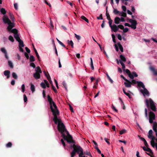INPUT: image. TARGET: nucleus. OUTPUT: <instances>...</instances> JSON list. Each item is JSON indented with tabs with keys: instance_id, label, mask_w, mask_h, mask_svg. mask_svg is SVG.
Listing matches in <instances>:
<instances>
[{
	"instance_id": "obj_1",
	"label": "nucleus",
	"mask_w": 157,
	"mask_h": 157,
	"mask_svg": "<svg viewBox=\"0 0 157 157\" xmlns=\"http://www.w3.org/2000/svg\"><path fill=\"white\" fill-rule=\"evenodd\" d=\"M57 128L59 131L61 133L63 138L69 143H74L72 136L69 133L67 130L65 125L62 122L58 123Z\"/></svg>"
},
{
	"instance_id": "obj_2",
	"label": "nucleus",
	"mask_w": 157,
	"mask_h": 157,
	"mask_svg": "<svg viewBox=\"0 0 157 157\" xmlns=\"http://www.w3.org/2000/svg\"><path fill=\"white\" fill-rule=\"evenodd\" d=\"M3 21L5 24H7L8 26L7 27V29L8 32L14 33V36L17 41L21 40L19 35L18 34V31L16 29L12 28L14 27V24L7 17L4 15L3 17Z\"/></svg>"
},
{
	"instance_id": "obj_3",
	"label": "nucleus",
	"mask_w": 157,
	"mask_h": 157,
	"mask_svg": "<svg viewBox=\"0 0 157 157\" xmlns=\"http://www.w3.org/2000/svg\"><path fill=\"white\" fill-rule=\"evenodd\" d=\"M3 21L5 24H7L8 26L7 27V29L8 32L14 33V36L17 41L21 40L19 35L18 34V31L16 29L12 28L14 27V24L7 17L4 15L3 17Z\"/></svg>"
},
{
	"instance_id": "obj_4",
	"label": "nucleus",
	"mask_w": 157,
	"mask_h": 157,
	"mask_svg": "<svg viewBox=\"0 0 157 157\" xmlns=\"http://www.w3.org/2000/svg\"><path fill=\"white\" fill-rule=\"evenodd\" d=\"M146 104L148 110H150L151 109L153 111H156V108L155 102L152 99L149 98V99H146L145 100Z\"/></svg>"
},
{
	"instance_id": "obj_5",
	"label": "nucleus",
	"mask_w": 157,
	"mask_h": 157,
	"mask_svg": "<svg viewBox=\"0 0 157 157\" xmlns=\"http://www.w3.org/2000/svg\"><path fill=\"white\" fill-rule=\"evenodd\" d=\"M51 109L54 116L53 121H54L55 123L57 124L58 123H59V122H61L62 121L60 119H59L57 116V115L59 114V111L57 109V107L56 109L54 108V109L53 108Z\"/></svg>"
},
{
	"instance_id": "obj_6",
	"label": "nucleus",
	"mask_w": 157,
	"mask_h": 157,
	"mask_svg": "<svg viewBox=\"0 0 157 157\" xmlns=\"http://www.w3.org/2000/svg\"><path fill=\"white\" fill-rule=\"evenodd\" d=\"M75 143H73L74 144L73 145H70V147L71 148H73V150L70 153L71 157H74L76 155V153L77 152H78V151L82 148V147L78 145H76L75 144Z\"/></svg>"
},
{
	"instance_id": "obj_7",
	"label": "nucleus",
	"mask_w": 157,
	"mask_h": 157,
	"mask_svg": "<svg viewBox=\"0 0 157 157\" xmlns=\"http://www.w3.org/2000/svg\"><path fill=\"white\" fill-rule=\"evenodd\" d=\"M47 98L48 101L49 103L50 109H51L53 108V106L54 107L55 109H56L57 106L55 103L53 101L52 98L48 95L47 96Z\"/></svg>"
},
{
	"instance_id": "obj_8",
	"label": "nucleus",
	"mask_w": 157,
	"mask_h": 157,
	"mask_svg": "<svg viewBox=\"0 0 157 157\" xmlns=\"http://www.w3.org/2000/svg\"><path fill=\"white\" fill-rule=\"evenodd\" d=\"M126 72L128 75L129 77L131 79H133L134 77H137L138 76V75L135 72L133 71L131 73L129 70L128 69H126Z\"/></svg>"
},
{
	"instance_id": "obj_9",
	"label": "nucleus",
	"mask_w": 157,
	"mask_h": 157,
	"mask_svg": "<svg viewBox=\"0 0 157 157\" xmlns=\"http://www.w3.org/2000/svg\"><path fill=\"white\" fill-rule=\"evenodd\" d=\"M149 122L150 123H153V121L155 119V113L152 111H150L149 113Z\"/></svg>"
},
{
	"instance_id": "obj_10",
	"label": "nucleus",
	"mask_w": 157,
	"mask_h": 157,
	"mask_svg": "<svg viewBox=\"0 0 157 157\" xmlns=\"http://www.w3.org/2000/svg\"><path fill=\"white\" fill-rule=\"evenodd\" d=\"M129 22L131 23V28L133 29H135L136 27V25L137 22L135 20L129 19Z\"/></svg>"
},
{
	"instance_id": "obj_11",
	"label": "nucleus",
	"mask_w": 157,
	"mask_h": 157,
	"mask_svg": "<svg viewBox=\"0 0 157 157\" xmlns=\"http://www.w3.org/2000/svg\"><path fill=\"white\" fill-rule=\"evenodd\" d=\"M140 92L143 94V95L144 96L145 95L148 96L149 95V93L147 90L145 88H143V90L141 89Z\"/></svg>"
},
{
	"instance_id": "obj_12",
	"label": "nucleus",
	"mask_w": 157,
	"mask_h": 157,
	"mask_svg": "<svg viewBox=\"0 0 157 157\" xmlns=\"http://www.w3.org/2000/svg\"><path fill=\"white\" fill-rule=\"evenodd\" d=\"M77 153L79 157H88L83 155H84L83 154V150L82 148Z\"/></svg>"
},
{
	"instance_id": "obj_13",
	"label": "nucleus",
	"mask_w": 157,
	"mask_h": 157,
	"mask_svg": "<svg viewBox=\"0 0 157 157\" xmlns=\"http://www.w3.org/2000/svg\"><path fill=\"white\" fill-rule=\"evenodd\" d=\"M126 82H124V84L126 87L130 88L131 87L132 82L128 80H126L125 81Z\"/></svg>"
},
{
	"instance_id": "obj_14",
	"label": "nucleus",
	"mask_w": 157,
	"mask_h": 157,
	"mask_svg": "<svg viewBox=\"0 0 157 157\" xmlns=\"http://www.w3.org/2000/svg\"><path fill=\"white\" fill-rule=\"evenodd\" d=\"M153 129L154 131L155 132L156 136L157 137V123L155 122L153 123Z\"/></svg>"
},
{
	"instance_id": "obj_15",
	"label": "nucleus",
	"mask_w": 157,
	"mask_h": 157,
	"mask_svg": "<svg viewBox=\"0 0 157 157\" xmlns=\"http://www.w3.org/2000/svg\"><path fill=\"white\" fill-rule=\"evenodd\" d=\"M110 27L111 29L114 32H117L118 29V26H117L115 25H113Z\"/></svg>"
},
{
	"instance_id": "obj_16",
	"label": "nucleus",
	"mask_w": 157,
	"mask_h": 157,
	"mask_svg": "<svg viewBox=\"0 0 157 157\" xmlns=\"http://www.w3.org/2000/svg\"><path fill=\"white\" fill-rule=\"evenodd\" d=\"M19 43V49H23L22 48L24 47V44L23 41L21 40L17 41Z\"/></svg>"
},
{
	"instance_id": "obj_17",
	"label": "nucleus",
	"mask_w": 157,
	"mask_h": 157,
	"mask_svg": "<svg viewBox=\"0 0 157 157\" xmlns=\"http://www.w3.org/2000/svg\"><path fill=\"white\" fill-rule=\"evenodd\" d=\"M4 75L6 76L7 78H8L10 77V71L9 70H6L4 72Z\"/></svg>"
},
{
	"instance_id": "obj_18",
	"label": "nucleus",
	"mask_w": 157,
	"mask_h": 157,
	"mask_svg": "<svg viewBox=\"0 0 157 157\" xmlns=\"http://www.w3.org/2000/svg\"><path fill=\"white\" fill-rule=\"evenodd\" d=\"M34 77L36 79H39L40 78V73L37 72L35 73L33 75Z\"/></svg>"
},
{
	"instance_id": "obj_19",
	"label": "nucleus",
	"mask_w": 157,
	"mask_h": 157,
	"mask_svg": "<svg viewBox=\"0 0 157 157\" xmlns=\"http://www.w3.org/2000/svg\"><path fill=\"white\" fill-rule=\"evenodd\" d=\"M137 86L139 87H142L143 89L145 87L143 83L141 81H137Z\"/></svg>"
},
{
	"instance_id": "obj_20",
	"label": "nucleus",
	"mask_w": 157,
	"mask_h": 157,
	"mask_svg": "<svg viewBox=\"0 0 157 157\" xmlns=\"http://www.w3.org/2000/svg\"><path fill=\"white\" fill-rule=\"evenodd\" d=\"M142 148H143V149L144 151H146L147 152H149L151 154H153V153L152 151L149 148L147 147V148H146V147H142Z\"/></svg>"
},
{
	"instance_id": "obj_21",
	"label": "nucleus",
	"mask_w": 157,
	"mask_h": 157,
	"mask_svg": "<svg viewBox=\"0 0 157 157\" xmlns=\"http://www.w3.org/2000/svg\"><path fill=\"white\" fill-rule=\"evenodd\" d=\"M120 21V18L119 17H117L114 19V22L116 24H118L119 23Z\"/></svg>"
},
{
	"instance_id": "obj_22",
	"label": "nucleus",
	"mask_w": 157,
	"mask_h": 157,
	"mask_svg": "<svg viewBox=\"0 0 157 157\" xmlns=\"http://www.w3.org/2000/svg\"><path fill=\"white\" fill-rule=\"evenodd\" d=\"M35 71L36 72H37L39 73H42L40 68L39 66H38L35 69Z\"/></svg>"
},
{
	"instance_id": "obj_23",
	"label": "nucleus",
	"mask_w": 157,
	"mask_h": 157,
	"mask_svg": "<svg viewBox=\"0 0 157 157\" xmlns=\"http://www.w3.org/2000/svg\"><path fill=\"white\" fill-rule=\"evenodd\" d=\"M2 52L5 54V58L7 59H9V57L7 55V53L6 50H1Z\"/></svg>"
},
{
	"instance_id": "obj_24",
	"label": "nucleus",
	"mask_w": 157,
	"mask_h": 157,
	"mask_svg": "<svg viewBox=\"0 0 157 157\" xmlns=\"http://www.w3.org/2000/svg\"><path fill=\"white\" fill-rule=\"evenodd\" d=\"M68 44L69 45H70L71 46V47L72 48H74V43L72 40H67Z\"/></svg>"
},
{
	"instance_id": "obj_25",
	"label": "nucleus",
	"mask_w": 157,
	"mask_h": 157,
	"mask_svg": "<svg viewBox=\"0 0 157 157\" xmlns=\"http://www.w3.org/2000/svg\"><path fill=\"white\" fill-rule=\"evenodd\" d=\"M0 12L3 15L6 14V11L5 9L4 8H2L0 10Z\"/></svg>"
},
{
	"instance_id": "obj_26",
	"label": "nucleus",
	"mask_w": 157,
	"mask_h": 157,
	"mask_svg": "<svg viewBox=\"0 0 157 157\" xmlns=\"http://www.w3.org/2000/svg\"><path fill=\"white\" fill-rule=\"evenodd\" d=\"M121 59L123 61L125 62L126 61V59L125 57L122 55H121L120 56Z\"/></svg>"
},
{
	"instance_id": "obj_27",
	"label": "nucleus",
	"mask_w": 157,
	"mask_h": 157,
	"mask_svg": "<svg viewBox=\"0 0 157 157\" xmlns=\"http://www.w3.org/2000/svg\"><path fill=\"white\" fill-rule=\"evenodd\" d=\"M31 89L33 92H34L35 91V88L34 86L32 84H31Z\"/></svg>"
},
{
	"instance_id": "obj_28",
	"label": "nucleus",
	"mask_w": 157,
	"mask_h": 157,
	"mask_svg": "<svg viewBox=\"0 0 157 157\" xmlns=\"http://www.w3.org/2000/svg\"><path fill=\"white\" fill-rule=\"evenodd\" d=\"M13 77L15 79H17L18 76L16 73L15 72H13L12 74Z\"/></svg>"
},
{
	"instance_id": "obj_29",
	"label": "nucleus",
	"mask_w": 157,
	"mask_h": 157,
	"mask_svg": "<svg viewBox=\"0 0 157 157\" xmlns=\"http://www.w3.org/2000/svg\"><path fill=\"white\" fill-rule=\"evenodd\" d=\"M29 60L30 62H33L35 61V59L33 55H31L30 56V58H29Z\"/></svg>"
},
{
	"instance_id": "obj_30",
	"label": "nucleus",
	"mask_w": 157,
	"mask_h": 157,
	"mask_svg": "<svg viewBox=\"0 0 157 157\" xmlns=\"http://www.w3.org/2000/svg\"><path fill=\"white\" fill-rule=\"evenodd\" d=\"M8 63V65L10 66V67L11 68H13V66L12 63L11 61H9Z\"/></svg>"
},
{
	"instance_id": "obj_31",
	"label": "nucleus",
	"mask_w": 157,
	"mask_h": 157,
	"mask_svg": "<svg viewBox=\"0 0 157 157\" xmlns=\"http://www.w3.org/2000/svg\"><path fill=\"white\" fill-rule=\"evenodd\" d=\"M106 75L107 76V78H108V79L109 80L110 82L111 83H113V81L111 79V78H110L109 76V75L107 73L106 74Z\"/></svg>"
},
{
	"instance_id": "obj_32",
	"label": "nucleus",
	"mask_w": 157,
	"mask_h": 157,
	"mask_svg": "<svg viewBox=\"0 0 157 157\" xmlns=\"http://www.w3.org/2000/svg\"><path fill=\"white\" fill-rule=\"evenodd\" d=\"M81 18L83 20H85L86 22L87 23L89 22V20H88L86 18L85 16H82L81 17Z\"/></svg>"
},
{
	"instance_id": "obj_33",
	"label": "nucleus",
	"mask_w": 157,
	"mask_h": 157,
	"mask_svg": "<svg viewBox=\"0 0 157 157\" xmlns=\"http://www.w3.org/2000/svg\"><path fill=\"white\" fill-rule=\"evenodd\" d=\"M12 145V144L11 142H9L6 145V146L7 148L11 147Z\"/></svg>"
},
{
	"instance_id": "obj_34",
	"label": "nucleus",
	"mask_w": 157,
	"mask_h": 157,
	"mask_svg": "<svg viewBox=\"0 0 157 157\" xmlns=\"http://www.w3.org/2000/svg\"><path fill=\"white\" fill-rule=\"evenodd\" d=\"M62 84L63 86L65 88V90H67V86L66 83L65 82V81H63V82Z\"/></svg>"
},
{
	"instance_id": "obj_35",
	"label": "nucleus",
	"mask_w": 157,
	"mask_h": 157,
	"mask_svg": "<svg viewBox=\"0 0 157 157\" xmlns=\"http://www.w3.org/2000/svg\"><path fill=\"white\" fill-rule=\"evenodd\" d=\"M56 40L64 48H65V45L63 43L59 41L57 38H56Z\"/></svg>"
},
{
	"instance_id": "obj_36",
	"label": "nucleus",
	"mask_w": 157,
	"mask_h": 157,
	"mask_svg": "<svg viewBox=\"0 0 157 157\" xmlns=\"http://www.w3.org/2000/svg\"><path fill=\"white\" fill-rule=\"evenodd\" d=\"M75 38L78 40H79L81 39V36L78 35H77L76 33H75Z\"/></svg>"
},
{
	"instance_id": "obj_37",
	"label": "nucleus",
	"mask_w": 157,
	"mask_h": 157,
	"mask_svg": "<svg viewBox=\"0 0 157 157\" xmlns=\"http://www.w3.org/2000/svg\"><path fill=\"white\" fill-rule=\"evenodd\" d=\"M90 153V151L89 150H86L84 152H83V154L87 155H88Z\"/></svg>"
},
{
	"instance_id": "obj_38",
	"label": "nucleus",
	"mask_w": 157,
	"mask_h": 157,
	"mask_svg": "<svg viewBox=\"0 0 157 157\" xmlns=\"http://www.w3.org/2000/svg\"><path fill=\"white\" fill-rule=\"evenodd\" d=\"M40 86L43 89H45L46 88V86L45 84L43 82L41 83Z\"/></svg>"
},
{
	"instance_id": "obj_39",
	"label": "nucleus",
	"mask_w": 157,
	"mask_h": 157,
	"mask_svg": "<svg viewBox=\"0 0 157 157\" xmlns=\"http://www.w3.org/2000/svg\"><path fill=\"white\" fill-rule=\"evenodd\" d=\"M126 131L125 129H123L120 132V135H122L124 133H125L126 132Z\"/></svg>"
},
{
	"instance_id": "obj_40",
	"label": "nucleus",
	"mask_w": 157,
	"mask_h": 157,
	"mask_svg": "<svg viewBox=\"0 0 157 157\" xmlns=\"http://www.w3.org/2000/svg\"><path fill=\"white\" fill-rule=\"evenodd\" d=\"M9 40L12 42H13L14 40L13 37L11 36H9Z\"/></svg>"
},
{
	"instance_id": "obj_41",
	"label": "nucleus",
	"mask_w": 157,
	"mask_h": 157,
	"mask_svg": "<svg viewBox=\"0 0 157 157\" xmlns=\"http://www.w3.org/2000/svg\"><path fill=\"white\" fill-rule=\"evenodd\" d=\"M35 51V53H36V55L38 59L39 60L40 59V56L38 55V54L37 51L36 50H34Z\"/></svg>"
},
{
	"instance_id": "obj_42",
	"label": "nucleus",
	"mask_w": 157,
	"mask_h": 157,
	"mask_svg": "<svg viewBox=\"0 0 157 157\" xmlns=\"http://www.w3.org/2000/svg\"><path fill=\"white\" fill-rule=\"evenodd\" d=\"M113 13L115 14H117L119 13V11H118L116 9H114L113 10Z\"/></svg>"
},
{
	"instance_id": "obj_43",
	"label": "nucleus",
	"mask_w": 157,
	"mask_h": 157,
	"mask_svg": "<svg viewBox=\"0 0 157 157\" xmlns=\"http://www.w3.org/2000/svg\"><path fill=\"white\" fill-rule=\"evenodd\" d=\"M61 142L62 143V144L63 145V147L65 148V146H66V144H65V142H64L63 140V139H62L61 140Z\"/></svg>"
},
{
	"instance_id": "obj_44",
	"label": "nucleus",
	"mask_w": 157,
	"mask_h": 157,
	"mask_svg": "<svg viewBox=\"0 0 157 157\" xmlns=\"http://www.w3.org/2000/svg\"><path fill=\"white\" fill-rule=\"evenodd\" d=\"M109 21V26L111 27L112 25V24L113 22V21L111 19H110L109 20H108Z\"/></svg>"
},
{
	"instance_id": "obj_45",
	"label": "nucleus",
	"mask_w": 157,
	"mask_h": 157,
	"mask_svg": "<svg viewBox=\"0 0 157 157\" xmlns=\"http://www.w3.org/2000/svg\"><path fill=\"white\" fill-rule=\"evenodd\" d=\"M155 143L154 141L151 140V144L153 147H154L155 146Z\"/></svg>"
},
{
	"instance_id": "obj_46",
	"label": "nucleus",
	"mask_w": 157,
	"mask_h": 157,
	"mask_svg": "<svg viewBox=\"0 0 157 157\" xmlns=\"http://www.w3.org/2000/svg\"><path fill=\"white\" fill-rule=\"evenodd\" d=\"M24 100L25 102H26L27 101V98L25 94L23 95Z\"/></svg>"
},
{
	"instance_id": "obj_47",
	"label": "nucleus",
	"mask_w": 157,
	"mask_h": 157,
	"mask_svg": "<svg viewBox=\"0 0 157 157\" xmlns=\"http://www.w3.org/2000/svg\"><path fill=\"white\" fill-rule=\"evenodd\" d=\"M145 115L146 118H147V111L146 108L145 109Z\"/></svg>"
},
{
	"instance_id": "obj_48",
	"label": "nucleus",
	"mask_w": 157,
	"mask_h": 157,
	"mask_svg": "<svg viewBox=\"0 0 157 157\" xmlns=\"http://www.w3.org/2000/svg\"><path fill=\"white\" fill-rule=\"evenodd\" d=\"M121 16L124 17H126V13L124 12H122L121 13Z\"/></svg>"
},
{
	"instance_id": "obj_49",
	"label": "nucleus",
	"mask_w": 157,
	"mask_h": 157,
	"mask_svg": "<svg viewBox=\"0 0 157 157\" xmlns=\"http://www.w3.org/2000/svg\"><path fill=\"white\" fill-rule=\"evenodd\" d=\"M22 91L23 92H24L25 90V86L24 84H23L21 86Z\"/></svg>"
},
{
	"instance_id": "obj_50",
	"label": "nucleus",
	"mask_w": 157,
	"mask_h": 157,
	"mask_svg": "<svg viewBox=\"0 0 157 157\" xmlns=\"http://www.w3.org/2000/svg\"><path fill=\"white\" fill-rule=\"evenodd\" d=\"M118 28H120L121 29H123L124 28V27L122 25H118Z\"/></svg>"
},
{
	"instance_id": "obj_51",
	"label": "nucleus",
	"mask_w": 157,
	"mask_h": 157,
	"mask_svg": "<svg viewBox=\"0 0 157 157\" xmlns=\"http://www.w3.org/2000/svg\"><path fill=\"white\" fill-rule=\"evenodd\" d=\"M112 109L114 110L116 112H118L117 110V109H116L115 107L114 106V105H112Z\"/></svg>"
},
{
	"instance_id": "obj_52",
	"label": "nucleus",
	"mask_w": 157,
	"mask_h": 157,
	"mask_svg": "<svg viewBox=\"0 0 157 157\" xmlns=\"http://www.w3.org/2000/svg\"><path fill=\"white\" fill-rule=\"evenodd\" d=\"M30 66L33 67V68H35L36 66L35 64L33 63H30Z\"/></svg>"
},
{
	"instance_id": "obj_53",
	"label": "nucleus",
	"mask_w": 157,
	"mask_h": 157,
	"mask_svg": "<svg viewBox=\"0 0 157 157\" xmlns=\"http://www.w3.org/2000/svg\"><path fill=\"white\" fill-rule=\"evenodd\" d=\"M106 16L108 20H109L111 19L110 15L109 13H108L107 12L106 13Z\"/></svg>"
},
{
	"instance_id": "obj_54",
	"label": "nucleus",
	"mask_w": 157,
	"mask_h": 157,
	"mask_svg": "<svg viewBox=\"0 0 157 157\" xmlns=\"http://www.w3.org/2000/svg\"><path fill=\"white\" fill-rule=\"evenodd\" d=\"M122 10L124 11V12H125L126 11V7L124 6H122Z\"/></svg>"
},
{
	"instance_id": "obj_55",
	"label": "nucleus",
	"mask_w": 157,
	"mask_h": 157,
	"mask_svg": "<svg viewBox=\"0 0 157 157\" xmlns=\"http://www.w3.org/2000/svg\"><path fill=\"white\" fill-rule=\"evenodd\" d=\"M131 82L132 83V84H136L137 83L138 81H136L135 80L132 79Z\"/></svg>"
},
{
	"instance_id": "obj_56",
	"label": "nucleus",
	"mask_w": 157,
	"mask_h": 157,
	"mask_svg": "<svg viewBox=\"0 0 157 157\" xmlns=\"http://www.w3.org/2000/svg\"><path fill=\"white\" fill-rule=\"evenodd\" d=\"M123 29V32L124 33H126L127 32L128 30V29L127 28H125L124 29V28Z\"/></svg>"
},
{
	"instance_id": "obj_57",
	"label": "nucleus",
	"mask_w": 157,
	"mask_h": 157,
	"mask_svg": "<svg viewBox=\"0 0 157 157\" xmlns=\"http://www.w3.org/2000/svg\"><path fill=\"white\" fill-rule=\"evenodd\" d=\"M52 89L56 93L57 92V91L56 90L55 87L53 85H52Z\"/></svg>"
},
{
	"instance_id": "obj_58",
	"label": "nucleus",
	"mask_w": 157,
	"mask_h": 157,
	"mask_svg": "<svg viewBox=\"0 0 157 157\" xmlns=\"http://www.w3.org/2000/svg\"><path fill=\"white\" fill-rule=\"evenodd\" d=\"M90 66L91 69L93 70H94V68L93 65V61H92L91 62H90Z\"/></svg>"
},
{
	"instance_id": "obj_59",
	"label": "nucleus",
	"mask_w": 157,
	"mask_h": 157,
	"mask_svg": "<svg viewBox=\"0 0 157 157\" xmlns=\"http://www.w3.org/2000/svg\"><path fill=\"white\" fill-rule=\"evenodd\" d=\"M112 36L113 40V42L114 43H115L116 40H115V37L114 35L113 34H112Z\"/></svg>"
},
{
	"instance_id": "obj_60",
	"label": "nucleus",
	"mask_w": 157,
	"mask_h": 157,
	"mask_svg": "<svg viewBox=\"0 0 157 157\" xmlns=\"http://www.w3.org/2000/svg\"><path fill=\"white\" fill-rule=\"evenodd\" d=\"M150 70L151 71H152L154 73L155 71V68L152 67H150Z\"/></svg>"
},
{
	"instance_id": "obj_61",
	"label": "nucleus",
	"mask_w": 157,
	"mask_h": 157,
	"mask_svg": "<svg viewBox=\"0 0 157 157\" xmlns=\"http://www.w3.org/2000/svg\"><path fill=\"white\" fill-rule=\"evenodd\" d=\"M14 6L15 9L16 10L18 9V5L16 3H14Z\"/></svg>"
},
{
	"instance_id": "obj_62",
	"label": "nucleus",
	"mask_w": 157,
	"mask_h": 157,
	"mask_svg": "<svg viewBox=\"0 0 157 157\" xmlns=\"http://www.w3.org/2000/svg\"><path fill=\"white\" fill-rule=\"evenodd\" d=\"M24 54H25V56L26 57L27 59H29V55L27 53L25 52Z\"/></svg>"
},
{
	"instance_id": "obj_63",
	"label": "nucleus",
	"mask_w": 157,
	"mask_h": 157,
	"mask_svg": "<svg viewBox=\"0 0 157 157\" xmlns=\"http://www.w3.org/2000/svg\"><path fill=\"white\" fill-rule=\"evenodd\" d=\"M117 38H118V39L119 40H122V37H121V35L120 34H119L118 35H117Z\"/></svg>"
},
{
	"instance_id": "obj_64",
	"label": "nucleus",
	"mask_w": 157,
	"mask_h": 157,
	"mask_svg": "<svg viewBox=\"0 0 157 157\" xmlns=\"http://www.w3.org/2000/svg\"><path fill=\"white\" fill-rule=\"evenodd\" d=\"M11 84L12 85H14L15 84V80L13 79L11 81Z\"/></svg>"
}]
</instances>
